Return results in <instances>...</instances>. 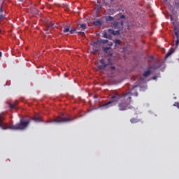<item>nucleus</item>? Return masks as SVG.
<instances>
[{
  "label": "nucleus",
  "instance_id": "nucleus-10",
  "mask_svg": "<svg viewBox=\"0 0 179 179\" xmlns=\"http://www.w3.org/2000/svg\"><path fill=\"white\" fill-rule=\"evenodd\" d=\"M54 27V22H49L45 24V31H48L50 29H52Z\"/></svg>",
  "mask_w": 179,
  "mask_h": 179
},
{
  "label": "nucleus",
  "instance_id": "nucleus-4",
  "mask_svg": "<svg viewBox=\"0 0 179 179\" xmlns=\"http://www.w3.org/2000/svg\"><path fill=\"white\" fill-rule=\"evenodd\" d=\"M118 36L120 34V31H114L113 29H108V31H103V37L104 38L111 39L112 36Z\"/></svg>",
  "mask_w": 179,
  "mask_h": 179
},
{
  "label": "nucleus",
  "instance_id": "nucleus-17",
  "mask_svg": "<svg viewBox=\"0 0 179 179\" xmlns=\"http://www.w3.org/2000/svg\"><path fill=\"white\" fill-rule=\"evenodd\" d=\"M101 24H103V22H101L100 20H96L94 22L95 26H101Z\"/></svg>",
  "mask_w": 179,
  "mask_h": 179
},
{
  "label": "nucleus",
  "instance_id": "nucleus-27",
  "mask_svg": "<svg viewBox=\"0 0 179 179\" xmlns=\"http://www.w3.org/2000/svg\"><path fill=\"white\" fill-rule=\"evenodd\" d=\"M120 19H125V15H120Z\"/></svg>",
  "mask_w": 179,
  "mask_h": 179
},
{
  "label": "nucleus",
  "instance_id": "nucleus-12",
  "mask_svg": "<svg viewBox=\"0 0 179 179\" xmlns=\"http://www.w3.org/2000/svg\"><path fill=\"white\" fill-rule=\"evenodd\" d=\"M170 19L173 27H176V26L177 25L176 24V22H174V17H173V15H170Z\"/></svg>",
  "mask_w": 179,
  "mask_h": 179
},
{
  "label": "nucleus",
  "instance_id": "nucleus-8",
  "mask_svg": "<svg viewBox=\"0 0 179 179\" xmlns=\"http://www.w3.org/2000/svg\"><path fill=\"white\" fill-rule=\"evenodd\" d=\"M107 43H108V40L101 39V40L96 41V42H94L93 45H101V44H107Z\"/></svg>",
  "mask_w": 179,
  "mask_h": 179
},
{
  "label": "nucleus",
  "instance_id": "nucleus-34",
  "mask_svg": "<svg viewBox=\"0 0 179 179\" xmlns=\"http://www.w3.org/2000/svg\"><path fill=\"white\" fill-rule=\"evenodd\" d=\"M82 36H85V33H82Z\"/></svg>",
  "mask_w": 179,
  "mask_h": 179
},
{
  "label": "nucleus",
  "instance_id": "nucleus-1",
  "mask_svg": "<svg viewBox=\"0 0 179 179\" xmlns=\"http://www.w3.org/2000/svg\"><path fill=\"white\" fill-rule=\"evenodd\" d=\"M132 96H134L132 91L122 94L114 92L110 95V101L103 103L101 107H102V108H110V107L117 106V104L120 111L131 110V108H134V107L131 106V103H132Z\"/></svg>",
  "mask_w": 179,
  "mask_h": 179
},
{
  "label": "nucleus",
  "instance_id": "nucleus-28",
  "mask_svg": "<svg viewBox=\"0 0 179 179\" xmlns=\"http://www.w3.org/2000/svg\"><path fill=\"white\" fill-rule=\"evenodd\" d=\"M134 96H135L136 97H138V92H136L134 93Z\"/></svg>",
  "mask_w": 179,
  "mask_h": 179
},
{
  "label": "nucleus",
  "instance_id": "nucleus-5",
  "mask_svg": "<svg viewBox=\"0 0 179 179\" xmlns=\"http://www.w3.org/2000/svg\"><path fill=\"white\" fill-rule=\"evenodd\" d=\"M124 26V21L118 20L117 22L113 24V29H122Z\"/></svg>",
  "mask_w": 179,
  "mask_h": 179
},
{
  "label": "nucleus",
  "instance_id": "nucleus-15",
  "mask_svg": "<svg viewBox=\"0 0 179 179\" xmlns=\"http://www.w3.org/2000/svg\"><path fill=\"white\" fill-rule=\"evenodd\" d=\"M16 106H17L16 103H9V107H10V110H13V109L16 108Z\"/></svg>",
  "mask_w": 179,
  "mask_h": 179
},
{
  "label": "nucleus",
  "instance_id": "nucleus-31",
  "mask_svg": "<svg viewBox=\"0 0 179 179\" xmlns=\"http://www.w3.org/2000/svg\"><path fill=\"white\" fill-rule=\"evenodd\" d=\"M149 69H154L155 67H154V66H150Z\"/></svg>",
  "mask_w": 179,
  "mask_h": 179
},
{
  "label": "nucleus",
  "instance_id": "nucleus-26",
  "mask_svg": "<svg viewBox=\"0 0 179 179\" xmlns=\"http://www.w3.org/2000/svg\"><path fill=\"white\" fill-rule=\"evenodd\" d=\"M110 69L111 71H114L115 69V66H110Z\"/></svg>",
  "mask_w": 179,
  "mask_h": 179
},
{
  "label": "nucleus",
  "instance_id": "nucleus-3",
  "mask_svg": "<svg viewBox=\"0 0 179 179\" xmlns=\"http://www.w3.org/2000/svg\"><path fill=\"white\" fill-rule=\"evenodd\" d=\"M72 121H75V118L71 116L67 117H62L61 116H59L54 119L52 122H71Z\"/></svg>",
  "mask_w": 179,
  "mask_h": 179
},
{
  "label": "nucleus",
  "instance_id": "nucleus-9",
  "mask_svg": "<svg viewBox=\"0 0 179 179\" xmlns=\"http://www.w3.org/2000/svg\"><path fill=\"white\" fill-rule=\"evenodd\" d=\"M3 120H5L3 116L2 115H0V128L3 130L9 129V127H6V126H3V124H2V122L3 121Z\"/></svg>",
  "mask_w": 179,
  "mask_h": 179
},
{
  "label": "nucleus",
  "instance_id": "nucleus-21",
  "mask_svg": "<svg viewBox=\"0 0 179 179\" xmlns=\"http://www.w3.org/2000/svg\"><path fill=\"white\" fill-rule=\"evenodd\" d=\"M173 31L175 34L176 33H178V29L177 28V26L173 27Z\"/></svg>",
  "mask_w": 179,
  "mask_h": 179
},
{
  "label": "nucleus",
  "instance_id": "nucleus-25",
  "mask_svg": "<svg viewBox=\"0 0 179 179\" xmlns=\"http://www.w3.org/2000/svg\"><path fill=\"white\" fill-rule=\"evenodd\" d=\"M178 45H179V39H177L176 42V47H178Z\"/></svg>",
  "mask_w": 179,
  "mask_h": 179
},
{
  "label": "nucleus",
  "instance_id": "nucleus-19",
  "mask_svg": "<svg viewBox=\"0 0 179 179\" xmlns=\"http://www.w3.org/2000/svg\"><path fill=\"white\" fill-rule=\"evenodd\" d=\"M111 47H103L102 50L103 51V52H107V51H108V50H110Z\"/></svg>",
  "mask_w": 179,
  "mask_h": 179
},
{
  "label": "nucleus",
  "instance_id": "nucleus-22",
  "mask_svg": "<svg viewBox=\"0 0 179 179\" xmlns=\"http://www.w3.org/2000/svg\"><path fill=\"white\" fill-rule=\"evenodd\" d=\"M115 43L116 45H120V44H121V41L117 39V40H115Z\"/></svg>",
  "mask_w": 179,
  "mask_h": 179
},
{
  "label": "nucleus",
  "instance_id": "nucleus-16",
  "mask_svg": "<svg viewBox=\"0 0 179 179\" xmlns=\"http://www.w3.org/2000/svg\"><path fill=\"white\" fill-rule=\"evenodd\" d=\"M130 122H131V124H136L137 122H139V120H138V119L136 118L133 117L130 120Z\"/></svg>",
  "mask_w": 179,
  "mask_h": 179
},
{
  "label": "nucleus",
  "instance_id": "nucleus-13",
  "mask_svg": "<svg viewBox=\"0 0 179 179\" xmlns=\"http://www.w3.org/2000/svg\"><path fill=\"white\" fill-rule=\"evenodd\" d=\"M106 20L107 22H113L114 17L109 15L106 18Z\"/></svg>",
  "mask_w": 179,
  "mask_h": 179
},
{
  "label": "nucleus",
  "instance_id": "nucleus-24",
  "mask_svg": "<svg viewBox=\"0 0 179 179\" xmlns=\"http://www.w3.org/2000/svg\"><path fill=\"white\" fill-rule=\"evenodd\" d=\"M175 36H176L177 40H179V34H178V32H176Z\"/></svg>",
  "mask_w": 179,
  "mask_h": 179
},
{
  "label": "nucleus",
  "instance_id": "nucleus-32",
  "mask_svg": "<svg viewBox=\"0 0 179 179\" xmlns=\"http://www.w3.org/2000/svg\"><path fill=\"white\" fill-rule=\"evenodd\" d=\"M109 45L111 47V45H113V43H109Z\"/></svg>",
  "mask_w": 179,
  "mask_h": 179
},
{
  "label": "nucleus",
  "instance_id": "nucleus-23",
  "mask_svg": "<svg viewBox=\"0 0 179 179\" xmlns=\"http://www.w3.org/2000/svg\"><path fill=\"white\" fill-rule=\"evenodd\" d=\"M174 107H177L179 109V102H175L173 104Z\"/></svg>",
  "mask_w": 179,
  "mask_h": 179
},
{
  "label": "nucleus",
  "instance_id": "nucleus-36",
  "mask_svg": "<svg viewBox=\"0 0 179 179\" xmlns=\"http://www.w3.org/2000/svg\"><path fill=\"white\" fill-rule=\"evenodd\" d=\"M135 87H136V86H134V89H135Z\"/></svg>",
  "mask_w": 179,
  "mask_h": 179
},
{
  "label": "nucleus",
  "instance_id": "nucleus-29",
  "mask_svg": "<svg viewBox=\"0 0 179 179\" xmlns=\"http://www.w3.org/2000/svg\"><path fill=\"white\" fill-rule=\"evenodd\" d=\"M109 57H113V53H108Z\"/></svg>",
  "mask_w": 179,
  "mask_h": 179
},
{
  "label": "nucleus",
  "instance_id": "nucleus-20",
  "mask_svg": "<svg viewBox=\"0 0 179 179\" xmlns=\"http://www.w3.org/2000/svg\"><path fill=\"white\" fill-rule=\"evenodd\" d=\"M173 50H171V51H169V52H168L166 54V55H165V57L166 58H169V57H170V55H171V54H173Z\"/></svg>",
  "mask_w": 179,
  "mask_h": 179
},
{
  "label": "nucleus",
  "instance_id": "nucleus-33",
  "mask_svg": "<svg viewBox=\"0 0 179 179\" xmlns=\"http://www.w3.org/2000/svg\"><path fill=\"white\" fill-rule=\"evenodd\" d=\"M0 57H2V52H0Z\"/></svg>",
  "mask_w": 179,
  "mask_h": 179
},
{
  "label": "nucleus",
  "instance_id": "nucleus-30",
  "mask_svg": "<svg viewBox=\"0 0 179 179\" xmlns=\"http://www.w3.org/2000/svg\"><path fill=\"white\" fill-rule=\"evenodd\" d=\"M152 79L155 80L157 79V77L154 76V77H152Z\"/></svg>",
  "mask_w": 179,
  "mask_h": 179
},
{
  "label": "nucleus",
  "instance_id": "nucleus-37",
  "mask_svg": "<svg viewBox=\"0 0 179 179\" xmlns=\"http://www.w3.org/2000/svg\"><path fill=\"white\" fill-rule=\"evenodd\" d=\"M77 33H79V31H78Z\"/></svg>",
  "mask_w": 179,
  "mask_h": 179
},
{
  "label": "nucleus",
  "instance_id": "nucleus-6",
  "mask_svg": "<svg viewBox=\"0 0 179 179\" xmlns=\"http://www.w3.org/2000/svg\"><path fill=\"white\" fill-rule=\"evenodd\" d=\"M99 62L101 64L98 65V69L99 71H103V69H106V68H107L108 64L106 63V60H104V59H100Z\"/></svg>",
  "mask_w": 179,
  "mask_h": 179
},
{
  "label": "nucleus",
  "instance_id": "nucleus-18",
  "mask_svg": "<svg viewBox=\"0 0 179 179\" xmlns=\"http://www.w3.org/2000/svg\"><path fill=\"white\" fill-rule=\"evenodd\" d=\"M33 120H34L35 122H40L41 121V118L40 117L37 116L33 118Z\"/></svg>",
  "mask_w": 179,
  "mask_h": 179
},
{
  "label": "nucleus",
  "instance_id": "nucleus-14",
  "mask_svg": "<svg viewBox=\"0 0 179 179\" xmlns=\"http://www.w3.org/2000/svg\"><path fill=\"white\" fill-rule=\"evenodd\" d=\"M150 73H152V71H150L149 70L144 72V73H143L144 78H148V76H149L150 75Z\"/></svg>",
  "mask_w": 179,
  "mask_h": 179
},
{
  "label": "nucleus",
  "instance_id": "nucleus-35",
  "mask_svg": "<svg viewBox=\"0 0 179 179\" xmlns=\"http://www.w3.org/2000/svg\"><path fill=\"white\" fill-rule=\"evenodd\" d=\"M141 80H143V78H141Z\"/></svg>",
  "mask_w": 179,
  "mask_h": 179
},
{
  "label": "nucleus",
  "instance_id": "nucleus-2",
  "mask_svg": "<svg viewBox=\"0 0 179 179\" xmlns=\"http://www.w3.org/2000/svg\"><path fill=\"white\" fill-rule=\"evenodd\" d=\"M30 121V120H24V119H20L19 123L10 125L8 129H13V131H24V129L29 127Z\"/></svg>",
  "mask_w": 179,
  "mask_h": 179
},
{
  "label": "nucleus",
  "instance_id": "nucleus-7",
  "mask_svg": "<svg viewBox=\"0 0 179 179\" xmlns=\"http://www.w3.org/2000/svg\"><path fill=\"white\" fill-rule=\"evenodd\" d=\"M64 33H69V34H73L76 31V29H71L69 27H65L64 29Z\"/></svg>",
  "mask_w": 179,
  "mask_h": 179
},
{
  "label": "nucleus",
  "instance_id": "nucleus-11",
  "mask_svg": "<svg viewBox=\"0 0 179 179\" xmlns=\"http://www.w3.org/2000/svg\"><path fill=\"white\" fill-rule=\"evenodd\" d=\"M77 29H80L81 31H84V30H86V24H78Z\"/></svg>",
  "mask_w": 179,
  "mask_h": 179
}]
</instances>
